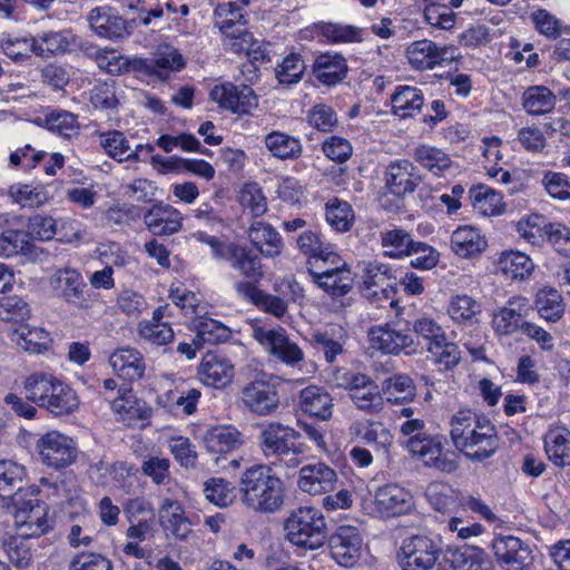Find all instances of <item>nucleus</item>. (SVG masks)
<instances>
[{
  "instance_id": "nucleus-48",
  "label": "nucleus",
  "mask_w": 570,
  "mask_h": 570,
  "mask_svg": "<svg viewBox=\"0 0 570 570\" xmlns=\"http://www.w3.org/2000/svg\"><path fill=\"white\" fill-rule=\"evenodd\" d=\"M415 244L405 229L394 227L381 232V245L384 254L391 258L411 256Z\"/></svg>"
},
{
  "instance_id": "nucleus-23",
  "label": "nucleus",
  "mask_w": 570,
  "mask_h": 570,
  "mask_svg": "<svg viewBox=\"0 0 570 570\" xmlns=\"http://www.w3.org/2000/svg\"><path fill=\"white\" fill-rule=\"evenodd\" d=\"M219 261L227 262L249 283L257 282L264 276L261 258L244 245L230 242Z\"/></svg>"
},
{
  "instance_id": "nucleus-47",
  "label": "nucleus",
  "mask_w": 570,
  "mask_h": 570,
  "mask_svg": "<svg viewBox=\"0 0 570 570\" xmlns=\"http://www.w3.org/2000/svg\"><path fill=\"white\" fill-rule=\"evenodd\" d=\"M73 40L75 36L69 30L45 32L35 38V55L42 58L62 55Z\"/></svg>"
},
{
  "instance_id": "nucleus-44",
  "label": "nucleus",
  "mask_w": 570,
  "mask_h": 570,
  "mask_svg": "<svg viewBox=\"0 0 570 570\" xmlns=\"http://www.w3.org/2000/svg\"><path fill=\"white\" fill-rule=\"evenodd\" d=\"M37 122L46 127L49 131L67 139L79 135L80 125L78 117L68 110L52 109L42 118H38Z\"/></svg>"
},
{
  "instance_id": "nucleus-15",
  "label": "nucleus",
  "mask_w": 570,
  "mask_h": 570,
  "mask_svg": "<svg viewBox=\"0 0 570 570\" xmlns=\"http://www.w3.org/2000/svg\"><path fill=\"white\" fill-rule=\"evenodd\" d=\"M53 289L67 304L77 308H87L90 305L87 284L82 275L73 268H63L56 272L51 278Z\"/></svg>"
},
{
  "instance_id": "nucleus-16",
  "label": "nucleus",
  "mask_w": 570,
  "mask_h": 570,
  "mask_svg": "<svg viewBox=\"0 0 570 570\" xmlns=\"http://www.w3.org/2000/svg\"><path fill=\"white\" fill-rule=\"evenodd\" d=\"M333 559L342 567H352L361 556L363 539L355 527L341 525L330 537Z\"/></svg>"
},
{
  "instance_id": "nucleus-28",
  "label": "nucleus",
  "mask_w": 570,
  "mask_h": 570,
  "mask_svg": "<svg viewBox=\"0 0 570 570\" xmlns=\"http://www.w3.org/2000/svg\"><path fill=\"white\" fill-rule=\"evenodd\" d=\"M348 435L376 451L387 450L393 441L390 430L382 422L366 419L353 421L348 426Z\"/></svg>"
},
{
  "instance_id": "nucleus-10",
  "label": "nucleus",
  "mask_w": 570,
  "mask_h": 570,
  "mask_svg": "<svg viewBox=\"0 0 570 570\" xmlns=\"http://www.w3.org/2000/svg\"><path fill=\"white\" fill-rule=\"evenodd\" d=\"M252 336L271 356L288 366H294L304 360L303 350L289 340L283 328H265L254 326Z\"/></svg>"
},
{
  "instance_id": "nucleus-39",
  "label": "nucleus",
  "mask_w": 570,
  "mask_h": 570,
  "mask_svg": "<svg viewBox=\"0 0 570 570\" xmlns=\"http://www.w3.org/2000/svg\"><path fill=\"white\" fill-rule=\"evenodd\" d=\"M236 289L258 308L277 318H283L287 314V302L282 296L267 294L249 282H238Z\"/></svg>"
},
{
  "instance_id": "nucleus-53",
  "label": "nucleus",
  "mask_w": 570,
  "mask_h": 570,
  "mask_svg": "<svg viewBox=\"0 0 570 570\" xmlns=\"http://www.w3.org/2000/svg\"><path fill=\"white\" fill-rule=\"evenodd\" d=\"M534 304L539 315L548 322H558L564 313L563 298L553 287H543L538 291Z\"/></svg>"
},
{
  "instance_id": "nucleus-37",
  "label": "nucleus",
  "mask_w": 570,
  "mask_h": 570,
  "mask_svg": "<svg viewBox=\"0 0 570 570\" xmlns=\"http://www.w3.org/2000/svg\"><path fill=\"white\" fill-rule=\"evenodd\" d=\"M247 236L252 245L265 257H276L282 252V237L271 224L254 222L247 230Z\"/></svg>"
},
{
  "instance_id": "nucleus-45",
  "label": "nucleus",
  "mask_w": 570,
  "mask_h": 570,
  "mask_svg": "<svg viewBox=\"0 0 570 570\" xmlns=\"http://www.w3.org/2000/svg\"><path fill=\"white\" fill-rule=\"evenodd\" d=\"M296 243L301 252L315 259L316 265L320 261L324 264L328 262L336 264L340 261V256L333 250L331 244L323 242L313 230L303 232Z\"/></svg>"
},
{
  "instance_id": "nucleus-46",
  "label": "nucleus",
  "mask_w": 570,
  "mask_h": 570,
  "mask_svg": "<svg viewBox=\"0 0 570 570\" xmlns=\"http://www.w3.org/2000/svg\"><path fill=\"white\" fill-rule=\"evenodd\" d=\"M242 434L233 426H214L204 436V444L209 452L227 453L240 446Z\"/></svg>"
},
{
  "instance_id": "nucleus-54",
  "label": "nucleus",
  "mask_w": 570,
  "mask_h": 570,
  "mask_svg": "<svg viewBox=\"0 0 570 570\" xmlns=\"http://www.w3.org/2000/svg\"><path fill=\"white\" fill-rule=\"evenodd\" d=\"M429 503L440 512H448L459 507L461 491L443 482H432L425 490Z\"/></svg>"
},
{
  "instance_id": "nucleus-49",
  "label": "nucleus",
  "mask_w": 570,
  "mask_h": 570,
  "mask_svg": "<svg viewBox=\"0 0 570 570\" xmlns=\"http://www.w3.org/2000/svg\"><path fill=\"white\" fill-rule=\"evenodd\" d=\"M214 24L225 38L234 35L235 31L243 30L247 20L240 7L233 2L220 3L214 11Z\"/></svg>"
},
{
  "instance_id": "nucleus-42",
  "label": "nucleus",
  "mask_w": 570,
  "mask_h": 570,
  "mask_svg": "<svg viewBox=\"0 0 570 570\" xmlns=\"http://www.w3.org/2000/svg\"><path fill=\"white\" fill-rule=\"evenodd\" d=\"M544 451L558 465H570V431L564 426L550 428L544 435Z\"/></svg>"
},
{
  "instance_id": "nucleus-62",
  "label": "nucleus",
  "mask_w": 570,
  "mask_h": 570,
  "mask_svg": "<svg viewBox=\"0 0 570 570\" xmlns=\"http://www.w3.org/2000/svg\"><path fill=\"white\" fill-rule=\"evenodd\" d=\"M197 336L204 342L212 345L219 344L229 338V328L218 321L209 317H198L195 321Z\"/></svg>"
},
{
  "instance_id": "nucleus-22",
  "label": "nucleus",
  "mask_w": 570,
  "mask_h": 570,
  "mask_svg": "<svg viewBox=\"0 0 570 570\" xmlns=\"http://www.w3.org/2000/svg\"><path fill=\"white\" fill-rule=\"evenodd\" d=\"M90 28L97 36L110 40L124 39L130 35L129 23L111 7H97L88 13Z\"/></svg>"
},
{
  "instance_id": "nucleus-34",
  "label": "nucleus",
  "mask_w": 570,
  "mask_h": 570,
  "mask_svg": "<svg viewBox=\"0 0 570 570\" xmlns=\"http://www.w3.org/2000/svg\"><path fill=\"white\" fill-rule=\"evenodd\" d=\"M492 549L498 560L523 568L531 563V550L514 535H501L493 540Z\"/></svg>"
},
{
  "instance_id": "nucleus-3",
  "label": "nucleus",
  "mask_w": 570,
  "mask_h": 570,
  "mask_svg": "<svg viewBox=\"0 0 570 570\" xmlns=\"http://www.w3.org/2000/svg\"><path fill=\"white\" fill-rule=\"evenodd\" d=\"M450 426L453 445L472 461H483L492 456L499 448L494 425L471 410H459L451 417Z\"/></svg>"
},
{
  "instance_id": "nucleus-19",
  "label": "nucleus",
  "mask_w": 570,
  "mask_h": 570,
  "mask_svg": "<svg viewBox=\"0 0 570 570\" xmlns=\"http://www.w3.org/2000/svg\"><path fill=\"white\" fill-rule=\"evenodd\" d=\"M337 473L324 462L306 464L299 469L297 487L311 495L323 494L335 489Z\"/></svg>"
},
{
  "instance_id": "nucleus-6",
  "label": "nucleus",
  "mask_w": 570,
  "mask_h": 570,
  "mask_svg": "<svg viewBox=\"0 0 570 570\" xmlns=\"http://www.w3.org/2000/svg\"><path fill=\"white\" fill-rule=\"evenodd\" d=\"M284 528L286 538L297 547L316 550L326 541V522L316 508L296 509L286 519Z\"/></svg>"
},
{
  "instance_id": "nucleus-32",
  "label": "nucleus",
  "mask_w": 570,
  "mask_h": 570,
  "mask_svg": "<svg viewBox=\"0 0 570 570\" xmlns=\"http://www.w3.org/2000/svg\"><path fill=\"white\" fill-rule=\"evenodd\" d=\"M529 301L522 296L510 298L504 307L494 313L492 324L500 335H509L521 327L520 322L528 315Z\"/></svg>"
},
{
  "instance_id": "nucleus-27",
  "label": "nucleus",
  "mask_w": 570,
  "mask_h": 570,
  "mask_svg": "<svg viewBox=\"0 0 570 570\" xmlns=\"http://www.w3.org/2000/svg\"><path fill=\"white\" fill-rule=\"evenodd\" d=\"M448 48L439 47L429 39L411 42L405 49V57L414 70H431L441 65L445 59Z\"/></svg>"
},
{
  "instance_id": "nucleus-21",
  "label": "nucleus",
  "mask_w": 570,
  "mask_h": 570,
  "mask_svg": "<svg viewBox=\"0 0 570 570\" xmlns=\"http://www.w3.org/2000/svg\"><path fill=\"white\" fill-rule=\"evenodd\" d=\"M373 504L377 515L395 517L411 511L413 497L397 484H386L376 491Z\"/></svg>"
},
{
  "instance_id": "nucleus-36",
  "label": "nucleus",
  "mask_w": 570,
  "mask_h": 570,
  "mask_svg": "<svg viewBox=\"0 0 570 570\" xmlns=\"http://www.w3.org/2000/svg\"><path fill=\"white\" fill-rule=\"evenodd\" d=\"M498 271L512 281H527L529 279L535 268L532 258L520 250H503L497 259Z\"/></svg>"
},
{
  "instance_id": "nucleus-38",
  "label": "nucleus",
  "mask_w": 570,
  "mask_h": 570,
  "mask_svg": "<svg viewBox=\"0 0 570 570\" xmlns=\"http://www.w3.org/2000/svg\"><path fill=\"white\" fill-rule=\"evenodd\" d=\"M469 199L473 210L481 216H499L505 212L503 196L487 185L472 186L469 190Z\"/></svg>"
},
{
  "instance_id": "nucleus-5",
  "label": "nucleus",
  "mask_w": 570,
  "mask_h": 570,
  "mask_svg": "<svg viewBox=\"0 0 570 570\" xmlns=\"http://www.w3.org/2000/svg\"><path fill=\"white\" fill-rule=\"evenodd\" d=\"M299 439L301 433L292 426L271 422L261 430L258 444L266 459L275 458L287 468H296L299 464L296 456L305 452Z\"/></svg>"
},
{
  "instance_id": "nucleus-43",
  "label": "nucleus",
  "mask_w": 570,
  "mask_h": 570,
  "mask_svg": "<svg viewBox=\"0 0 570 570\" xmlns=\"http://www.w3.org/2000/svg\"><path fill=\"white\" fill-rule=\"evenodd\" d=\"M393 114L400 118L414 117L424 104L422 91L416 87L399 86L391 98Z\"/></svg>"
},
{
  "instance_id": "nucleus-55",
  "label": "nucleus",
  "mask_w": 570,
  "mask_h": 570,
  "mask_svg": "<svg viewBox=\"0 0 570 570\" xmlns=\"http://www.w3.org/2000/svg\"><path fill=\"white\" fill-rule=\"evenodd\" d=\"M11 341L30 353H41L48 348L49 334L41 327L20 325L11 333Z\"/></svg>"
},
{
  "instance_id": "nucleus-30",
  "label": "nucleus",
  "mask_w": 570,
  "mask_h": 570,
  "mask_svg": "<svg viewBox=\"0 0 570 570\" xmlns=\"http://www.w3.org/2000/svg\"><path fill=\"white\" fill-rule=\"evenodd\" d=\"M198 375L204 384L224 389L234 377V365L226 357L207 353L202 360Z\"/></svg>"
},
{
  "instance_id": "nucleus-52",
  "label": "nucleus",
  "mask_w": 570,
  "mask_h": 570,
  "mask_svg": "<svg viewBox=\"0 0 570 570\" xmlns=\"http://www.w3.org/2000/svg\"><path fill=\"white\" fill-rule=\"evenodd\" d=\"M155 65V76L160 79L169 78L171 72H178L186 66V61L180 51L170 45H160L153 58Z\"/></svg>"
},
{
  "instance_id": "nucleus-59",
  "label": "nucleus",
  "mask_w": 570,
  "mask_h": 570,
  "mask_svg": "<svg viewBox=\"0 0 570 570\" xmlns=\"http://www.w3.org/2000/svg\"><path fill=\"white\" fill-rule=\"evenodd\" d=\"M8 194L21 207H39L49 199L48 191L43 186L17 184L9 188Z\"/></svg>"
},
{
  "instance_id": "nucleus-31",
  "label": "nucleus",
  "mask_w": 570,
  "mask_h": 570,
  "mask_svg": "<svg viewBox=\"0 0 570 570\" xmlns=\"http://www.w3.org/2000/svg\"><path fill=\"white\" fill-rule=\"evenodd\" d=\"M413 158L435 177H446L455 169L450 155L436 146L420 144L413 149Z\"/></svg>"
},
{
  "instance_id": "nucleus-4",
  "label": "nucleus",
  "mask_w": 570,
  "mask_h": 570,
  "mask_svg": "<svg viewBox=\"0 0 570 570\" xmlns=\"http://www.w3.org/2000/svg\"><path fill=\"white\" fill-rule=\"evenodd\" d=\"M26 397L55 416L67 415L79 406L77 393L57 376L46 372H35L23 382Z\"/></svg>"
},
{
  "instance_id": "nucleus-61",
  "label": "nucleus",
  "mask_w": 570,
  "mask_h": 570,
  "mask_svg": "<svg viewBox=\"0 0 570 570\" xmlns=\"http://www.w3.org/2000/svg\"><path fill=\"white\" fill-rule=\"evenodd\" d=\"M99 144L109 157L119 163L127 161L130 144L124 132L119 130L100 132Z\"/></svg>"
},
{
  "instance_id": "nucleus-1",
  "label": "nucleus",
  "mask_w": 570,
  "mask_h": 570,
  "mask_svg": "<svg viewBox=\"0 0 570 570\" xmlns=\"http://www.w3.org/2000/svg\"><path fill=\"white\" fill-rule=\"evenodd\" d=\"M415 409L403 406L395 411V417L404 421L399 426L401 445L428 468L443 473L458 469L454 453L445 449L446 439L440 434H430L423 419L415 416Z\"/></svg>"
},
{
  "instance_id": "nucleus-56",
  "label": "nucleus",
  "mask_w": 570,
  "mask_h": 570,
  "mask_svg": "<svg viewBox=\"0 0 570 570\" xmlns=\"http://www.w3.org/2000/svg\"><path fill=\"white\" fill-rule=\"evenodd\" d=\"M384 394L386 402L402 404L415 397V385L406 374H396L384 381Z\"/></svg>"
},
{
  "instance_id": "nucleus-51",
  "label": "nucleus",
  "mask_w": 570,
  "mask_h": 570,
  "mask_svg": "<svg viewBox=\"0 0 570 570\" xmlns=\"http://www.w3.org/2000/svg\"><path fill=\"white\" fill-rule=\"evenodd\" d=\"M39 252L41 249L32 244L22 232L10 229L0 234V256L2 257H13L19 254L37 257Z\"/></svg>"
},
{
  "instance_id": "nucleus-20",
  "label": "nucleus",
  "mask_w": 570,
  "mask_h": 570,
  "mask_svg": "<svg viewBox=\"0 0 570 570\" xmlns=\"http://www.w3.org/2000/svg\"><path fill=\"white\" fill-rule=\"evenodd\" d=\"M24 468L11 460L0 461V509L21 502L32 488L22 487Z\"/></svg>"
},
{
  "instance_id": "nucleus-25",
  "label": "nucleus",
  "mask_w": 570,
  "mask_h": 570,
  "mask_svg": "<svg viewBox=\"0 0 570 570\" xmlns=\"http://www.w3.org/2000/svg\"><path fill=\"white\" fill-rule=\"evenodd\" d=\"M144 223L156 236H170L183 228V214L175 207L157 203L144 214Z\"/></svg>"
},
{
  "instance_id": "nucleus-11",
  "label": "nucleus",
  "mask_w": 570,
  "mask_h": 570,
  "mask_svg": "<svg viewBox=\"0 0 570 570\" xmlns=\"http://www.w3.org/2000/svg\"><path fill=\"white\" fill-rule=\"evenodd\" d=\"M243 406L257 416L274 414L281 406V395L275 383L266 379H255L240 390Z\"/></svg>"
},
{
  "instance_id": "nucleus-26",
  "label": "nucleus",
  "mask_w": 570,
  "mask_h": 570,
  "mask_svg": "<svg viewBox=\"0 0 570 570\" xmlns=\"http://www.w3.org/2000/svg\"><path fill=\"white\" fill-rule=\"evenodd\" d=\"M362 278L366 298L374 302L390 299L392 286L391 269L387 265L376 261L364 262Z\"/></svg>"
},
{
  "instance_id": "nucleus-33",
  "label": "nucleus",
  "mask_w": 570,
  "mask_h": 570,
  "mask_svg": "<svg viewBox=\"0 0 570 570\" xmlns=\"http://www.w3.org/2000/svg\"><path fill=\"white\" fill-rule=\"evenodd\" d=\"M451 248L461 258L480 255L488 246L485 236L480 229L465 225L458 227L451 235Z\"/></svg>"
},
{
  "instance_id": "nucleus-57",
  "label": "nucleus",
  "mask_w": 570,
  "mask_h": 570,
  "mask_svg": "<svg viewBox=\"0 0 570 570\" xmlns=\"http://www.w3.org/2000/svg\"><path fill=\"white\" fill-rule=\"evenodd\" d=\"M27 539L28 538H22L19 534L2 539L1 546L6 556L19 570L28 568L32 562V552Z\"/></svg>"
},
{
  "instance_id": "nucleus-50",
  "label": "nucleus",
  "mask_w": 570,
  "mask_h": 570,
  "mask_svg": "<svg viewBox=\"0 0 570 570\" xmlns=\"http://www.w3.org/2000/svg\"><path fill=\"white\" fill-rule=\"evenodd\" d=\"M556 104V95L546 86H531L522 95V106L529 115L549 114Z\"/></svg>"
},
{
  "instance_id": "nucleus-8",
  "label": "nucleus",
  "mask_w": 570,
  "mask_h": 570,
  "mask_svg": "<svg viewBox=\"0 0 570 570\" xmlns=\"http://www.w3.org/2000/svg\"><path fill=\"white\" fill-rule=\"evenodd\" d=\"M12 517L17 534L22 538H33L46 534L51 525L48 520V507L37 498V491L26 492L21 502L2 507Z\"/></svg>"
},
{
  "instance_id": "nucleus-13",
  "label": "nucleus",
  "mask_w": 570,
  "mask_h": 570,
  "mask_svg": "<svg viewBox=\"0 0 570 570\" xmlns=\"http://www.w3.org/2000/svg\"><path fill=\"white\" fill-rule=\"evenodd\" d=\"M440 556L438 544L426 535L405 538L397 552L403 570H431Z\"/></svg>"
},
{
  "instance_id": "nucleus-14",
  "label": "nucleus",
  "mask_w": 570,
  "mask_h": 570,
  "mask_svg": "<svg viewBox=\"0 0 570 570\" xmlns=\"http://www.w3.org/2000/svg\"><path fill=\"white\" fill-rule=\"evenodd\" d=\"M209 97L220 108L239 115L249 114L258 105L257 96L247 85L223 82L210 90Z\"/></svg>"
},
{
  "instance_id": "nucleus-7",
  "label": "nucleus",
  "mask_w": 570,
  "mask_h": 570,
  "mask_svg": "<svg viewBox=\"0 0 570 570\" xmlns=\"http://www.w3.org/2000/svg\"><path fill=\"white\" fill-rule=\"evenodd\" d=\"M336 385L347 391L354 406L368 415H376L384 409V397L376 382L368 375L353 371H338Z\"/></svg>"
},
{
  "instance_id": "nucleus-63",
  "label": "nucleus",
  "mask_w": 570,
  "mask_h": 570,
  "mask_svg": "<svg viewBox=\"0 0 570 570\" xmlns=\"http://www.w3.org/2000/svg\"><path fill=\"white\" fill-rule=\"evenodd\" d=\"M139 336L151 345H167L174 340V331L169 323L141 322L138 326Z\"/></svg>"
},
{
  "instance_id": "nucleus-29",
  "label": "nucleus",
  "mask_w": 570,
  "mask_h": 570,
  "mask_svg": "<svg viewBox=\"0 0 570 570\" xmlns=\"http://www.w3.org/2000/svg\"><path fill=\"white\" fill-rule=\"evenodd\" d=\"M298 403L305 414L321 421H328L333 415V397L323 386L308 385L302 389Z\"/></svg>"
},
{
  "instance_id": "nucleus-58",
  "label": "nucleus",
  "mask_w": 570,
  "mask_h": 570,
  "mask_svg": "<svg viewBox=\"0 0 570 570\" xmlns=\"http://www.w3.org/2000/svg\"><path fill=\"white\" fill-rule=\"evenodd\" d=\"M205 498L219 508L230 505L236 499L235 487L226 479L210 478L204 483Z\"/></svg>"
},
{
  "instance_id": "nucleus-2",
  "label": "nucleus",
  "mask_w": 570,
  "mask_h": 570,
  "mask_svg": "<svg viewBox=\"0 0 570 570\" xmlns=\"http://www.w3.org/2000/svg\"><path fill=\"white\" fill-rule=\"evenodd\" d=\"M242 503L250 511L274 514L281 511L288 497L285 481L272 464L258 463L247 468L239 480Z\"/></svg>"
},
{
  "instance_id": "nucleus-9",
  "label": "nucleus",
  "mask_w": 570,
  "mask_h": 570,
  "mask_svg": "<svg viewBox=\"0 0 570 570\" xmlns=\"http://www.w3.org/2000/svg\"><path fill=\"white\" fill-rule=\"evenodd\" d=\"M36 451L41 463L55 470L70 466L78 458L77 442L58 430L42 434L36 442Z\"/></svg>"
},
{
  "instance_id": "nucleus-40",
  "label": "nucleus",
  "mask_w": 570,
  "mask_h": 570,
  "mask_svg": "<svg viewBox=\"0 0 570 570\" xmlns=\"http://www.w3.org/2000/svg\"><path fill=\"white\" fill-rule=\"evenodd\" d=\"M346 72V60L340 53H322L314 61L313 73L323 85L334 86L341 82Z\"/></svg>"
},
{
  "instance_id": "nucleus-41",
  "label": "nucleus",
  "mask_w": 570,
  "mask_h": 570,
  "mask_svg": "<svg viewBox=\"0 0 570 570\" xmlns=\"http://www.w3.org/2000/svg\"><path fill=\"white\" fill-rule=\"evenodd\" d=\"M264 145L273 157L281 160H294L303 154L301 139L281 130L267 134Z\"/></svg>"
},
{
  "instance_id": "nucleus-12",
  "label": "nucleus",
  "mask_w": 570,
  "mask_h": 570,
  "mask_svg": "<svg viewBox=\"0 0 570 570\" xmlns=\"http://www.w3.org/2000/svg\"><path fill=\"white\" fill-rule=\"evenodd\" d=\"M371 347L392 355H413L420 350L419 342L407 332L399 328L397 323H386L368 331Z\"/></svg>"
},
{
  "instance_id": "nucleus-64",
  "label": "nucleus",
  "mask_w": 570,
  "mask_h": 570,
  "mask_svg": "<svg viewBox=\"0 0 570 570\" xmlns=\"http://www.w3.org/2000/svg\"><path fill=\"white\" fill-rule=\"evenodd\" d=\"M239 204L254 217L263 216L267 210V200L257 184H246L239 193Z\"/></svg>"
},
{
  "instance_id": "nucleus-35",
  "label": "nucleus",
  "mask_w": 570,
  "mask_h": 570,
  "mask_svg": "<svg viewBox=\"0 0 570 570\" xmlns=\"http://www.w3.org/2000/svg\"><path fill=\"white\" fill-rule=\"evenodd\" d=\"M109 364L119 377L129 382L140 380L146 370L142 355L132 347L116 350L109 357Z\"/></svg>"
},
{
  "instance_id": "nucleus-24",
  "label": "nucleus",
  "mask_w": 570,
  "mask_h": 570,
  "mask_svg": "<svg viewBox=\"0 0 570 570\" xmlns=\"http://www.w3.org/2000/svg\"><path fill=\"white\" fill-rule=\"evenodd\" d=\"M309 274L313 282L333 297H342L353 287L352 273L345 263L326 268L316 265Z\"/></svg>"
},
{
  "instance_id": "nucleus-60",
  "label": "nucleus",
  "mask_w": 570,
  "mask_h": 570,
  "mask_svg": "<svg viewBox=\"0 0 570 570\" xmlns=\"http://www.w3.org/2000/svg\"><path fill=\"white\" fill-rule=\"evenodd\" d=\"M326 222L337 232H347L354 222L352 206L343 200L333 199L326 204Z\"/></svg>"
},
{
  "instance_id": "nucleus-17",
  "label": "nucleus",
  "mask_w": 570,
  "mask_h": 570,
  "mask_svg": "<svg viewBox=\"0 0 570 570\" xmlns=\"http://www.w3.org/2000/svg\"><path fill=\"white\" fill-rule=\"evenodd\" d=\"M158 515L160 527L167 537L184 542L195 538L191 522L177 500L165 499L159 507Z\"/></svg>"
},
{
  "instance_id": "nucleus-18",
  "label": "nucleus",
  "mask_w": 570,
  "mask_h": 570,
  "mask_svg": "<svg viewBox=\"0 0 570 570\" xmlns=\"http://www.w3.org/2000/svg\"><path fill=\"white\" fill-rule=\"evenodd\" d=\"M421 181L415 166L406 159H399L387 165L384 171V188L397 198L412 194Z\"/></svg>"
}]
</instances>
